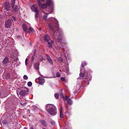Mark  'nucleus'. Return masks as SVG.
<instances>
[{
    "instance_id": "f257e3e1",
    "label": "nucleus",
    "mask_w": 129,
    "mask_h": 129,
    "mask_svg": "<svg viewBox=\"0 0 129 129\" xmlns=\"http://www.w3.org/2000/svg\"><path fill=\"white\" fill-rule=\"evenodd\" d=\"M52 3L51 0H48L47 1V3L49 7L50 6V7H49V9L47 8L45 9V11L44 10L42 11V12L44 14L43 16V18L45 21L49 20V23L48 24V26L52 31V33H50V34L53 38L56 39L55 42L56 44L60 48L63 46L62 44V35L60 34H60L59 35L58 32L59 31L56 30H58V31L60 30L59 29L58 21L56 19L53 17H50L47 19L48 15L52 12L53 10Z\"/></svg>"
},
{
    "instance_id": "7c9ffc66",
    "label": "nucleus",
    "mask_w": 129,
    "mask_h": 129,
    "mask_svg": "<svg viewBox=\"0 0 129 129\" xmlns=\"http://www.w3.org/2000/svg\"><path fill=\"white\" fill-rule=\"evenodd\" d=\"M60 95L61 97V98L63 99L64 100V96H63V94H61Z\"/></svg>"
},
{
    "instance_id": "b1692460",
    "label": "nucleus",
    "mask_w": 129,
    "mask_h": 129,
    "mask_svg": "<svg viewBox=\"0 0 129 129\" xmlns=\"http://www.w3.org/2000/svg\"><path fill=\"white\" fill-rule=\"evenodd\" d=\"M59 94L58 93H56L55 94L54 96L56 99H58V98Z\"/></svg>"
},
{
    "instance_id": "393cba45",
    "label": "nucleus",
    "mask_w": 129,
    "mask_h": 129,
    "mask_svg": "<svg viewBox=\"0 0 129 129\" xmlns=\"http://www.w3.org/2000/svg\"><path fill=\"white\" fill-rule=\"evenodd\" d=\"M32 85V83L31 82L29 81V82H28L27 83V85L28 86L30 87V86H31Z\"/></svg>"
},
{
    "instance_id": "c85d7f7f",
    "label": "nucleus",
    "mask_w": 129,
    "mask_h": 129,
    "mask_svg": "<svg viewBox=\"0 0 129 129\" xmlns=\"http://www.w3.org/2000/svg\"><path fill=\"white\" fill-rule=\"evenodd\" d=\"M51 124L53 125H54L55 124V122L54 121H51Z\"/></svg>"
},
{
    "instance_id": "37998d69",
    "label": "nucleus",
    "mask_w": 129,
    "mask_h": 129,
    "mask_svg": "<svg viewBox=\"0 0 129 129\" xmlns=\"http://www.w3.org/2000/svg\"><path fill=\"white\" fill-rule=\"evenodd\" d=\"M35 53H34V54H35V52H36V50H35Z\"/></svg>"
},
{
    "instance_id": "2eb2a0df",
    "label": "nucleus",
    "mask_w": 129,
    "mask_h": 129,
    "mask_svg": "<svg viewBox=\"0 0 129 129\" xmlns=\"http://www.w3.org/2000/svg\"><path fill=\"white\" fill-rule=\"evenodd\" d=\"M39 63H36L34 64V67L35 69L36 70H39Z\"/></svg>"
},
{
    "instance_id": "dca6fc26",
    "label": "nucleus",
    "mask_w": 129,
    "mask_h": 129,
    "mask_svg": "<svg viewBox=\"0 0 129 129\" xmlns=\"http://www.w3.org/2000/svg\"><path fill=\"white\" fill-rule=\"evenodd\" d=\"M22 28L23 30L25 31H26L27 30V27L26 25L25 24H23L22 25Z\"/></svg>"
},
{
    "instance_id": "6ab92c4d",
    "label": "nucleus",
    "mask_w": 129,
    "mask_h": 129,
    "mask_svg": "<svg viewBox=\"0 0 129 129\" xmlns=\"http://www.w3.org/2000/svg\"><path fill=\"white\" fill-rule=\"evenodd\" d=\"M36 13L35 15V17L37 21H38V11H37L36 12H35Z\"/></svg>"
},
{
    "instance_id": "473e14b6",
    "label": "nucleus",
    "mask_w": 129,
    "mask_h": 129,
    "mask_svg": "<svg viewBox=\"0 0 129 129\" xmlns=\"http://www.w3.org/2000/svg\"><path fill=\"white\" fill-rule=\"evenodd\" d=\"M61 80L63 81H65V79L64 77H61Z\"/></svg>"
},
{
    "instance_id": "f8f14e48",
    "label": "nucleus",
    "mask_w": 129,
    "mask_h": 129,
    "mask_svg": "<svg viewBox=\"0 0 129 129\" xmlns=\"http://www.w3.org/2000/svg\"><path fill=\"white\" fill-rule=\"evenodd\" d=\"M48 44V47L50 48H51L52 47V45L54 43V41L53 40H51L50 42L48 41L47 42Z\"/></svg>"
},
{
    "instance_id": "a19ab883",
    "label": "nucleus",
    "mask_w": 129,
    "mask_h": 129,
    "mask_svg": "<svg viewBox=\"0 0 129 129\" xmlns=\"http://www.w3.org/2000/svg\"><path fill=\"white\" fill-rule=\"evenodd\" d=\"M28 59L27 58H26L25 60V61H27V60H28Z\"/></svg>"
},
{
    "instance_id": "2f4dec72",
    "label": "nucleus",
    "mask_w": 129,
    "mask_h": 129,
    "mask_svg": "<svg viewBox=\"0 0 129 129\" xmlns=\"http://www.w3.org/2000/svg\"><path fill=\"white\" fill-rule=\"evenodd\" d=\"M3 97H4V95H3L2 93L0 91V97L3 98Z\"/></svg>"
},
{
    "instance_id": "423d86ee",
    "label": "nucleus",
    "mask_w": 129,
    "mask_h": 129,
    "mask_svg": "<svg viewBox=\"0 0 129 129\" xmlns=\"http://www.w3.org/2000/svg\"><path fill=\"white\" fill-rule=\"evenodd\" d=\"M9 61L8 59V58L7 57H6L4 59L3 61V63L4 64H5V65L6 64V66L7 67H9L10 64H8L9 63Z\"/></svg>"
},
{
    "instance_id": "5701e85b",
    "label": "nucleus",
    "mask_w": 129,
    "mask_h": 129,
    "mask_svg": "<svg viewBox=\"0 0 129 129\" xmlns=\"http://www.w3.org/2000/svg\"><path fill=\"white\" fill-rule=\"evenodd\" d=\"M28 29L31 32H33L34 31V30L31 27H29Z\"/></svg>"
},
{
    "instance_id": "4c0bfd02",
    "label": "nucleus",
    "mask_w": 129,
    "mask_h": 129,
    "mask_svg": "<svg viewBox=\"0 0 129 129\" xmlns=\"http://www.w3.org/2000/svg\"><path fill=\"white\" fill-rule=\"evenodd\" d=\"M28 64V63L27 61H25V64L27 66Z\"/></svg>"
},
{
    "instance_id": "1a4fd4ad",
    "label": "nucleus",
    "mask_w": 129,
    "mask_h": 129,
    "mask_svg": "<svg viewBox=\"0 0 129 129\" xmlns=\"http://www.w3.org/2000/svg\"><path fill=\"white\" fill-rule=\"evenodd\" d=\"M46 56L47 57V60L52 65H53V62L50 57L48 54H46Z\"/></svg>"
},
{
    "instance_id": "c756f323",
    "label": "nucleus",
    "mask_w": 129,
    "mask_h": 129,
    "mask_svg": "<svg viewBox=\"0 0 129 129\" xmlns=\"http://www.w3.org/2000/svg\"><path fill=\"white\" fill-rule=\"evenodd\" d=\"M26 104V102H25L24 103H23L22 102H21V103H20V104L22 105V106H24L25 104Z\"/></svg>"
},
{
    "instance_id": "a878e982",
    "label": "nucleus",
    "mask_w": 129,
    "mask_h": 129,
    "mask_svg": "<svg viewBox=\"0 0 129 129\" xmlns=\"http://www.w3.org/2000/svg\"><path fill=\"white\" fill-rule=\"evenodd\" d=\"M23 78L24 79L27 80L28 79V77L26 75H24L23 76Z\"/></svg>"
},
{
    "instance_id": "bb28decb",
    "label": "nucleus",
    "mask_w": 129,
    "mask_h": 129,
    "mask_svg": "<svg viewBox=\"0 0 129 129\" xmlns=\"http://www.w3.org/2000/svg\"><path fill=\"white\" fill-rule=\"evenodd\" d=\"M56 76L57 77H59L60 76V74L59 72H57L56 73Z\"/></svg>"
},
{
    "instance_id": "cd10ccee",
    "label": "nucleus",
    "mask_w": 129,
    "mask_h": 129,
    "mask_svg": "<svg viewBox=\"0 0 129 129\" xmlns=\"http://www.w3.org/2000/svg\"><path fill=\"white\" fill-rule=\"evenodd\" d=\"M3 123L4 124H6L7 123V122L6 120H4L2 121Z\"/></svg>"
},
{
    "instance_id": "4468645a",
    "label": "nucleus",
    "mask_w": 129,
    "mask_h": 129,
    "mask_svg": "<svg viewBox=\"0 0 129 129\" xmlns=\"http://www.w3.org/2000/svg\"><path fill=\"white\" fill-rule=\"evenodd\" d=\"M59 116L61 118H63V117L62 112V107L61 108L59 111Z\"/></svg>"
},
{
    "instance_id": "20e7f679",
    "label": "nucleus",
    "mask_w": 129,
    "mask_h": 129,
    "mask_svg": "<svg viewBox=\"0 0 129 129\" xmlns=\"http://www.w3.org/2000/svg\"><path fill=\"white\" fill-rule=\"evenodd\" d=\"M15 0H11V5L13 9L15 12H16L17 10L18 6L16 5H14Z\"/></svg>"
},
{
    "instance_id": "412c9836",
    "label": "nucleus",
    "mask_w": 129,
    "mask_h": 129,
    "mask_svg": "<svg viewBox=\"0 0 129 129\" xmlns=\"http://www.w3.org/2000/svg\"><path fill=\"white\" fill-rule=\"evenodd\" d=\"M68 102L70 105H71L72 103V101L70 99H68Z\"/></svg>"
},
{
    "instance_id": "f03ea898",
    "label": "nucleus",
    "mask_w": 129,
    "mask_h": 129,
    "mask_svg": "<svg viewBox=\"0 0 129 129\" xmlns=\"http://www.w3.org/2000/svg\"><path fill=\"white\" fill-rule=\"evenodd\" d=\"M46 109L47 111L52 116H54L57 114L56 107L53 104H47Z\"/></svg>"
},
{
    "instance_id": "ea45409f",
    "label": "nucleus",
    "mask_w": 129,
    "mask_h": 129,
    "mask_svg": "<svg viewBox=\"0 0 129 129\" xmlns=\"http://www.w3.org/2000/svg\"><path fill=\"white\" fill-rule=\"evenodd\" d=\"M34 56H33L31 57V59H32V60H34Z\"/></svg>"
},
{
    "instance_id": "6e6552de",
    "label": "nucleus",
    "mask_w": 129,
    "mask_h": 129,
    "mask_svg": "<svg viewBox=\"0 0 129 129\" xmlns=\"http://www.w3.org/2000/svg\"><path fill=\"white\" fill-rule=\"evenodd\" d=\"M10 6V4L9 2H6L5 6V9L7 11L9 10Z\"/></svg>"
},
{
    "instance_id": "72a5a7b5",
    "label": "nucleus",
    "mask_w": 129,
    "mask_h": 129,
    "mask_svg": "<svg viewBox=\"0 0 129 129\" xmlns=\"http://www.w3.org/2000/svg\"><path fill=\"white\" fill-rule=\"evenodd\" d=\"M11 19L12 21H15L16 20V19L15 17H12Z\"/></svg>"
},
{
    "instance_id": "9d476101",
    "label": "nucleus",
    "mask_w": 129,
    "mask_h": 129,
    "mask_svg": "<svg viewBox=\"0 0 129 129\" xmlns=\"http://www.w3.org/2000/svg\"><path fill=\"white\" fill-rule=\"evenodd\" d=\"M32 11L34 12H36L38 11L37 6L36 5H33L31 8Z\"/></svg>"
},
{
    "instance_id": "9b49d317",
    "label": "nucleus",
    "mask_w": 129,
    "mask_h": 129,
    "mask_svg": "<svg viewBox=\"0 0 129 129\" xmlns=\"http://www.w3.org/2000/svg\"><path fill=\"white\" fill-rule=\"evenodd\" d=\"M50 39L49 36L48 35H45L44 36V40L45 42H48Z\"/></svg>"
},
{
    "instance_id": "f704fd0d",
    "label": "nucleus",
    "mask_w": 129,
    "mask_h": 129,
    "mask_svg": "<svg viewBox=\"0 0 129 129\" xmlns=\"http://www.w3.org/2000/svg\"><path fill=\"white\" fill-rule=\"evenodd\" d=\"M68 97L67 96H66L64 98V100H68Z\"/></svg>"
},
{
    "instance_id": "a211bd4d",
    "label": "nucleus",
    "mask_w": 129,
    "mask_h": 129,
    "mask_svg": "<svg viewBox=\"0 0 129 129\" xmlns=\"http://www.w3.org/2000/svg\"><path fill=\"white\" fill-rule=\"evenodd\" d=\"M39 83L41 85L43 84L44 83V80L43 78H41L39 79Z\"/></svg>"
},
{
    "instance_id": "4be33fe9",
    "label": "nucleus",
    "mask_w": 129,
    "mask_h": 129,
    "mask_svg": "<svg viewBox=\"0 0 129 129\" xmlns=\"http://www.w3.org/2000/svg\"><path fill=\"white\" fill-rule=\"evenodd\" d=\"M87 63L85 62H82L81 63V66L82 68H83L84 67V65L85 66L86 65Z\"/></svg>"
},
{
    "instance_id": "7ed1b4c3",
    "label": "nucleus",
    "mask_w": 129,
    "mask_h": 129,
    "mask_svg": "<svg viewBox=\"0 0 129 129\" xmlns=\"http://www.w3.org/2000/svg\"><path fill=\"white\" fill-rule=\"evenodd\" d=\"M28 89L26 88L23 89L22 90L17 89L16 90V93L18 96H23L25 95Z\"/></svg>"
},
{
    "instance_id": "c9c22d12",
    "label": "nucleus",
    "mask_w": 129,
    "mask_h": 129,
    "mask_svg": "<svg viewBox=\"0 0 129 129\" xmlns=\"http://www.w3.org/2000/svg\"><path fill=\"white\" fill-rule=\"evenodd\" d=\"M29 129H34L32 125H30Z\"/></svg>"
},
{
    "instance_id": "0eeeda50",
    "label": "nucleus",
    "mask_w": 129,
    "mask_h": 129,
    "mask_svg": "<svg viewBox=\"0 0 129 129\" xmlns=\"http://www.w3.org/2000/svg\"><path fill=\"white\" fill-rule=\"evenodd\" d=\"M84 70H85L84 68H83V70L82 69H80V71L81 72L79 74L80 77V78H78L77 79L78 80H79L80 79H83L84 78H83V77H84V76L85 75V74H82V72H84Z\"/></svg>"
},
{
    "instance_id": "aec40b11",
    "label": "nucleus",
    "mask_w": 129,
    "mask_h": 129,
    "mask_svg": "<svg viewBox=\"0 0 129 129\" xmlns=\"http://www.w3.org/2000/svg\"><path fill=\"white\" fill-rule=\"evenodd\" d=\"M39 59L41 61H42L44 59L42 56L40 55H39Z\"/></svg>"
},
{
    "instance_id": "58836bf2",
    "label": "nucleus",
    "mask_w": 129,
    "mask_h": 129,
    "mask_svg": "<svg viewBox=\"0 0 129 129\" xmlns=\"http://www.w3.org/2000/svg\"><path fill=\"white\" fill-rule=\"evenodd\" d=\"M7 76H8V78H9L10 77V75L9 74H8L7 75Z\"/></svg>"
},
{
    "instance_id": "39448f33",
    "label": "nucleus",
    "mask_w": 129,
    "mask_h": 129,
    "mask_svg": "<svg viewBox=\"0 0 129 129\" xmlns=\"http://www.w3.org/2000/svg\"><path fill=\"white\" fill-rule=\"evenodd\" d=\"M12 22L11 20H8L5 22V26L7 28H8L11 26Z\"/></svg>"
},
{
    "instance_id": "e433bc0d",
    "label": "nucleus",
    "mask_w": 129,
    "mask_h": 129,
    "mask_svg": "<svg viewBox=\"0 0 129 129\" xmlns=\"http://www.w3.org/2000/svg\"><path fill=\"white\" fill-rule=\"evenodd\" d=\"M59 93L60 95L63 94L62 93V90L61 89L59 91Z\"/></svg>"
},
{
    "instance_id": "79ce46f5",
    "label": "nucleus",
    "mask_w": 129,
    "mask_h": 129,
    "mask_svg": "<svg viewBox=\"0 0 129 129\" xmlns=\"http://www.w3.org/2000/svg\"><path fill=\"white\" fill-rule=\"evenodd\" d=\"M24 129H27V128H26V127H24Z\"/></svg>"
},
{
    "instance_id": "c03bdc74",
    "label": "nucleus",
    "mask_w": 129,
    "mask_h": 129,
    "mask_svg": "<svg viewBox=\"0 0 129 129\" xmlns=\"http://www.w3.org/2000/svg\"><path fill=\"white\" fill-rule=\"evenodd\" d=\"M45 78H48V77H45Z\"/></svg>"
},
{
    "instance_id": "ddd939ff",
    "label": "nucleus",
    "mask_w": 129,
    "mask_h": 129,
    "mask_svg": "<svg viewBox=\"0 0 129 129\" xmlns=\"http://www.w3.org/2000/svg\"><path fill=\"white\" fill-rule=\"evenodd\" d=\"M91 78V76L90 74H88L86 77L85 78L86 79V81L88 82L87 85L89 84V82H88L90 80Z\"/></svg>"
},
{
    "instance_id": "f3484780",
    "label": "nucleus",
    "mask_w": 129,
    "mask_h": 129,
    "mask_svg": "<svg viewBox=\"0 0 129 129\" xmlns=\"http://www.w3.org/2000/svg\"><path fill=\"white\" fill-rule=\"evenodd\" d=\"M39 121L43 125H44L45 126H46V123L45 121L43 120H40Z\"/></svg>"
}]
</instances>
